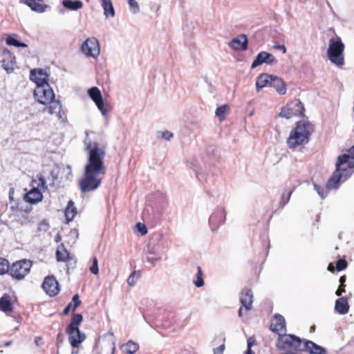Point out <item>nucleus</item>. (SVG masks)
I'll list each match as a JSON object with an SVG mask.
<instances>
[{"label":"nucleus","instance_id":"obj_1","mask_svg":"<svg viewBox=\"0 0 354 354\" xmlns=\"http://www.w3.org/2000/svg\"><path fill=\"white\" fill-rule=\"evenodd\" d=\"M88 136V132H86ZM87 151V161L83 176L79 180L80 189L82 193L93 192L98 189L106 173L104 160L106 156V146H100L95 141L86 137L84 141Z\"/></svg>","mask_w":354,"mask_h":354},{"label":"nucleus","instance_id":"obj_2","mask_svg":"<svg viewBox=\"0 0 354 354\" xmlns=\"http://www.w3.org/2000/svg\"><path fill=\"white\" fill-rule=\"evenodd\" d=\"M347 151V153L338 156L336 169L326 184L328 189L338 188L340 183L345 181L351 175L350 169L354 168V145Z\"/></svg>","mask_w":354,"mask_h":354},{"label":"nucleus","instance_id":"obj_3","mask_svg":"<svg viewBox=\"0 0 354 354\" xmlns=\"http://www.w3.org/2000/svg\"><path fill=\"white\" fill-rule=\"evenodd\" d=\"M313 125L308 121H300L290 131L286 143L290 149H295L298 146L308 142L313 132Z\"/></svg>","mask_w":354,"mask_h":354},{"label":"nucleus","instance_id":"obj_4","mask_svg":"<svg viewBox=\"0 0 354 354\" xmlns=\"http://www.w3.org/2000/svg\"><path fill=\"white\" fill-rule=\"evenodd\" d=\"M303 344L300 337L286 333L279 335L276 341L277 348L286 352L302 351Z\"/></svg>","mask_w":354,"mask_h":354},{"label":"nucleus","instance_id":"obj_5","mask_svg":"<svg viewBox=\"0 0 354 354\" xmlns=\"http://www.w3.org/2000/svg\"><path fill=\"white\" fill-rule=\"evenodd\" d=\"M344 44L339 37L329 41L327 55L331 63L342 66L344 64Z\"/></svg>","mask_w":354,"mask_h":354},{"label":"nucleus","instance_id":"obj_6","mask_svg":"<svg viewBox=\"0 0 354 354\" xmlns=\"http://www.w3.org/2000/svg\"><path fill=\"white\" fill-rule=\"evenodd\" d=\"M304 111V104L299 99H295L281 108L279 116L290 119L294 116H303Z\"/></svg>","mask_w":354,"mask_h":354},{"label":"nucleus","instance_id":"obj_7","mask_svg":"<svg viewBox=\"0 0 354 354\" xmlns=\"http://www.w3.org/2000/svg\"><path fill=\"white\" fill-rule=\"evenodd\" d=\"M31 267V261L22 259L14 263L12 265L10 270V274L12 277L17 280H21L29 273Z\"/></svg>","mask_w":354,"mask_h":354},{"label":"nucleus","instance_id":"obj_8","mask_svg":"<svg viewBox=\"0 0 354 354\" xmlns=\"http://www.w3.org/2000/svg\"><path fill=\"white\" fill-rule=\"evenodd\" d=\"M88 94L91 100L95 102L102 115L108 120V113L109 111V105L104 103L99 88L95 86L92 87L88 89Z\"/></svg>","mask_w":354,"mask_h":354},{"label":"nucleus","instance_id":"obj_9","mask_svg":"<svg viewBox=\"0 0 354 354\" xmlns=\"http://www.w3.org/2000/svg\"><path fill=\"white\" fill-rule=\"evenodd\" d=\"M35 99L42 104H47L55 98V93L49 84L36 87L34 90Z\"/></svg>","mask_w":354,"mask_h":354},{"label":"nucleus","instance_id":"obj_10","mask_svg":"<svg viewBox=\"0 0 354 354\" xmlns=\"http://www.w3.org/2000/svg\"><path fill=\"white\" fill-rule=\"evenodd\" d=\"M82 51L86 57L96 58L100 53L98 40L95 37L88 38L81 46Z\"/></svg>","mask_w":354,"mask_h":354},{"label":"nucleus","instance_id":"obj_11","mask_svg":"<svg viewBox=\"0 0 354 354\" xmlns=\"http://www.w3.org/2000/svg\"><path fill=\"white\" fill-rule=\"evenodd\" d=\"M165 248L163 235L160 233L154 234L149 239L147 247L150 254H162V250Z\"/></svg>","mask_w":354,"mask_h":354},{"label":"nucleus","instance_id":"obj_12","mask_svg":"<svg viewBox=\"0 0 354 354\" xmlns=\"http://www.w3.org/2000/svg\"><path fill=\"white\" fill-rule=\"evenodd\" d=\"M48 76L46 70L42 68H34L30 72V80L37 84V87L49 84Z\"/></svg>","mask_w":354,"mask_h":354},{"label":"nucleus","instance_id":"obj_13","mask_svg":"<svg viewBox=\"0 0 354 354\" xmlns=\"http://www.w3.org/2000/svg\"><path fill=\"white\" fill-rule=\"evenodd\" d=\"M42 288L50 297L56 296L60 290L59 283L53 275L48 276L44 279Z\"/></svg>","mask_w":354,"mask_h":354},{"label":"nucleus","instance_id":"obj_14","mask_svg":"<svg viewBox=\"0 0 354 354\" xmlns=\"http://www.w3.org/2000/svg\"><path fill=\"white\" fill-rule=\"evenodd\" d=\"M66 333L68 335V340L72 347L77 348L83 342L86 338L84 333H81L79 328H66Z\"/></svg>","mask_w":354,"mask_h":354},{"label":"nucleus","instance_id":"obj_15","mask_svg":"<svg viewBox=\"0 0 354 354\" xmlns=\"http://www.w3.org/2000/svg\"><path fill=\"white\" fill-rule=\"evenodd\" d=\"M226 212L223 207H217L209 218V223L213 227L217 228L224 223Z\"/></svg>","mask_w":354,"mask_h":354},{"label":"nucleus","instance_id":"obj_16","mask_svg":"<svg viewBox=\"0 0 354 354\" xmlns=\"http://www.w3.org/2000/svg\"><path fill=\"white\" fill-rule=\"evenodd\" d=\"M275 61L276 59L273 55L266 51H261L257 55V57L253 61L251 65V68H255L263 63L270 64Z\"/></svg>","mask_w":354,"mask_h":354},{"label":"nucleus","instance_id":"obj_17","mask_svg":"<svg viewBox=\"0 0 354 354\" xmlns=\"http://www.w3.org/2000/svg\"><path fill=\"white\" fill-rule=\"evenodd\" d=\"M270 329L279 335L281 332H286V322L284 317L280 314H275L270 325Z\"/></svg>","mask_w":354,"mask_h":354},{"label":"nucleus","instance_id":"obj_18","mask_svg":"<svg viewBox=\"0 0 354 354\" xmlns=\"http://www.w3.org/2000/svg\"><path fill=\"white\" fill-rule=\"evenodd\" d=\"M302 351H306L309 354H326V351L324 348L319 346L315 342L306 340L303 344Z\"/></svg>","mask_w":354,"mask_h":354},{"label":"nucleus","instance_id":"obj_19","mask_svg":"<svg viewBox=\"0 0 354 354\" xmlns=\"http://www.w3.org/2000/svg\"><path fill=\"white\" fill-rule=\"evenodd\" d=\"M20 1L28 6L32 11L42 13L48 7L44 3V0H20Z\"/></svg>","mask_w":354,"mask_h":354},{"label":"nucleus","instance_id":"obj_20","mask_svg":"<svg viewBox=\"0 0 354 354\" xmlns=\"http://www.w3.org/2000/svg\"><path fill=\"white\" fill-rule=\"evenodd\" d=\"M15 64V57L12 55L10 52L4 53L2 60V66L8 73H11L13 72Z\"/></svg>","mask_w":354,"mask_h":354},{"label":"nucleus","instance_id":"obj_21","mask_svg":"<svg viewBox=\"0 0 354 354\" xmlns=\"http://www.w3.org/2000/svg\"><path fill=\"white\" fill-rule=\"evenodd\" d=\"M248 38L245 35H240L232 39L231 46L232 48L239 50H245L248 48Z\"/></svg>","mask_w":354,"mask_h":354},{"label":"nucleus","instance_id":"obj_22","mask_svg":"<svg viewBox=\"0 0 354 354\" xmlns=\"http://www.w3.org/2000/svg\"><path fill=\"white\" fill-rule=\"evenodd\" d=\"M24 198L29 203L35 204L41 201L43 195L41 190L32 187L31 190L26 194Z\"/></svg>","mask_w":354,"mask_h":354},{"label":"nucleus","instance_id":"obj_23","mask_svg":"<svg viewBox=\"0 0 354 354\" xmlns=\"http://www.w3.org/2000/svg\"><path fill=\"white\" fill-rule=\"evenodd\" d=\"M252 299L253 295L251 290L245 289L242 291L240 301L242 306H243L246 310H249L252 308Z\"/></svg>","mask_w":354,"mask_h":354},{"label":"nucleus","instance_id":"obj_24","mask_svg":"<svg viewBox=\"0 0 354 354\" xmlns=\"http://www.w3.org/2000/svg\"><path fill=\"white\" fill-rule=\"evenodd\" d=\"M270 86L274 88L279 95H284L286 93L287 88L285 82L277 76L272 75V81Z\"/></svg>","mask_w":354,"mask_h":354},{"label":"nucleus","instance_id":"obj_25","mask_svg":"<svg viewBox=\"0 0 354 354\" xmlns=\"http://www.w3.org/2000/svg\"><path fill=\"white\" fill-rule=\"evenodd\" d=\"M349 305L346 297L337 299L335 304V310L340 315H345L348 312Z\"/></svg>","mask_w":354,"mask_h":354},{"label":"nucleus","instance_id":"obj_26","mask_svg":"<svg viewBox=\"0 0 354 354\" xmlns=\"http://www.w3.org/2000/svg\"><path fill=\"white\" fill-rule=\"evenodd\" d=\"M272 81V75L263 73L257 77L256 80L257 90L259 91L266 86H270Z\"/></svg>","mask_w":354,"mask_h":354},{"label":"nucleus","instance_id":"obj_27","mask_svg":"<svg viewBox=\"0 0 354 354\" xmlns=\"http://www.w3.org/2000/svg\"><path fill=\"white\" fill-rule=\"evenodd\" d=\"M0 310L8 313L12 310V305L10 300V297L8 295H3L0 298Z\"/></svg>","mask_w":354,"mask_h":354},{"label":"nucleus","instance_id":"obj_28","mask_svg":"<svg viewBox=\"0 0 354 354\" xmlns=\"http://www.w3.org/2000/svg\"><path fill=\"white\" fill-rule=\"evenodd\" d=\"M62 3L65 8L69 10L76 11L83 7V3L80 0H63Z\"/></svg>","mask_w":354,"mask_h":354},{"label":"nucleus","instance_id":"obj_29","mask_svg":"<svg viewBox=\"0 0 354 354\" xmlns=\"http://www.w3.org/2000/svg\"><path fill=\"white\" fill-rule=\"evenodd\" d=\"M101 5L104 10V15L105 17H108L111 16L113 17L115 16V10L111 0H100Z\"/></svg>","mask_w":354,"mask_h":354},{"label":"nucleus","instance_id":"obj_30","mask_svg":"<svg viewBox=\"0 0 354 354\" xmlns=\"http://www.w3.org/2000/svg\"><path fill=\"white\" fill-rule=\"evenodd\" d=\"M138 344L131 340L120 346L121 351L127 354H134L138 350Z\"/></svg>","mask_w":354,"mask_h":354},{"label":"nucleus","instance_id":"obj_31","mask_svg":"<svg viewBox=\"0 0 354 354\" xmlns=\"http://www.w3.org/2000/svg\"><path fill=\"white\" fill-rule=\"evenodd\" d=\"M48 112L50 114H54L59 118H61V110H62V104L59 101L53 100L52 101L48 102Z\"/></svg>","mask_w":354,"mask_h":354},{"label":"nucleus","instance_id":"obj_32","mask_svg":"<svg viewBox=\"0 0 354 354\" xmlns=\"http://www.w3.org/2000/svg\"><path fill=\"white\" fill-rule=\"evenodd\" d=\"M32 184L34 188H37L39 190L45 191L47 189L46 180L41 174L37 175L36 178L32 180Z\"/></svg>","mask_w":354,"mask_h":354},{"label":"nucleus","instance_id":"obj_33","mask_svg":"<svg viewBox=\"0 0 354 354\" xmlns=\"http://www.w3.org/2000/svg\"><path fill=\"white\" fill-rule=\"evenodd\" d=\"M77 214V209L75 207L74 203L70 201L65 209V216L68 222L71 221Z\"/></svg>","mask_w":354,"mask_h":354},{"label":"nucleus","instance_id":"obj_34","mask_svg":"<svg viewBox=\"0 0 354 354\" xmlns=\"http://www.w3.org/2000/svg\"><path fill=\"white\" fill-rule=\"evenodd\" d=\"M68 252L64 245L59 246L56 251V259L58 261H66L68 258Z\"/></svg>","mask_w":354,"mask_h":354},{"label":"nucleus","instance_id":"obj_35","mask_svg":"<svg viewBox=\"0 0 354 354\" xmlns=\"http://www.w3.org/2000/svg\"><path fill=\"white\" fill-rule=\"evenodd\" d=\"M145 255L146 261L151 263L153 266H156V262L161 261L162 257V254H150L148 252V248L145 250Z\"/></svg>","mask_w":354,"mask_h":354},{"label":"nucleus","instance_id":"obj_36","mask_svg":"<svg viewBox=\"0 0 354 354\" xmlns=\"http://www.w3.org/2000/svg\"><path fill=\"white\" fill-rule=\"evenodd\" d=\"M293 189L291 190H287L286 189H284L283 191V193L281 196V201L279 203L281 208H283L286 204L288 203L291 195L292 194Z\"/></svg>","mask_w":354,"mask_h":354},{"label":"nucleus","instance_id":"obj_37","mask_svg":"<svg viewBox=\"0 0 354 354\" xmlns=\"http://www.w3.org/2000/svg\"><path fill=\"white\" fill-rule=\"evenodd\" d=\"M82 315L81 314L78 313H74L73 315V317L71 319V321L66 328H79L78 326L81 324L82 322Z\"/></svg>","mask_w":354,"mask_h":354},{"label":"nucleus","instance_id":"obj_38","mask_svg":"<svg viewBox=\"0 0 354 354\" xmlns=\"http://www.w3.org/2000/svg\"><path fill=\"white\" fill-rule=\"evenodd\" d=\"M193 283L197 288H201L204 286L203 271L200 266L197 267V273L196 274L195 278L193 280Z\"/></svg>","mask_w":354,"mask_h":354},{"label":"nucleus","instance_id":"obj_39","mask_svg":"<svg viewBox=\"0 0 354 354\" xmlns=\"http://www.w3.org/2000/svg\"><path fill=\"white\" fill-rule=\"evenodd\" d=\"M115 349L113 342H106L102 348V354H114Z\"/></svg>","mask_w":354,"mask_h":354},{"label":"nucleus","instance_id":"obj_40","mask_svg":"<svg viewBox=\"0 0 354 354\" xmlns=\"http://www.w3.org/2000/svg\"><path fill=\"white\" fill-rule=\"evenodd\" d=\"M6 42L9 46H13L15 47L26 48L27 44L19 41L15 37L12 36H8L6 39Z\"/></svg>","mask_w":354,"mask_h":354},{"label":"nucleus","instance_id":"obj_41","mask_svg":"<svg viewBox=\"0 0 354 354\" xmlns=\"http://www.w3.org/2000/svg\"><path fill=\"white\" fill-rule=\"evenodd\" d=\"M10 270L8 261L4 258H0V274H4L10 272Z\"/></svg>","mask_w":354,"mask_h":354},{"label":"nucleus","instance_id":"obj_42","mask_svg":"<svg viewBox=\"0 0 354 354\" xmlns=\"http://www.w3.org/2000/svg\"><path fill=\"white\" fill-rule=\"evenodd\" d=\"M229 110V106L227 104L221 106L216 109L215 114L221 120H223L225 118V114Z\"/></svg>","mask_w":354,"mask_h":354},{"label":"nucleus","instance_id":"obj_43","mask_svg":"<svg viewBox=\"0 0 354 354\" xmlns=\"http://www.w3.org/2000/svg\"><path fill=\"white\" fill-rule=\"evenodd\" d=\"M128 4L129 10L132 14L136 15L140 12L139 4L136 0H128Z\"/></svg>","mask_w":354,"mask_h":354},{"label":"nucleus","instance_id":"obj_44","mask_svg":"<svg viewBox=\"0 0 354 354\" xmlns=\"http://www.w3.org/2000/svg\"><path fill=\"white\" fill-rule=\"evenodd\" d=\"M49 229V224L46 220L40 221L38 224L37 231L39 232L44 233Z\"/></svg>","mask_w":354,"mask_h":354},{"label":"nucleus","instance_id":"obj_45","mask_svg":"<svg viewBox=\"0 0 354 354\" xmlns=\"http://www.w3.org/2000/svg\"><path fill=\"white\" fill-rule=\"evenodd\" d=\"M91 272L93 274H97L99 272L98 261L95 257L92 259V265L89 268Z\"/></svg>","mask_w":354,"mask_h":354},{"label":"nucleus","instance_id":"obj_46","mask_svg":"<svg viewBox=\"0 0 354 354\" xmlns=\"http://www.w3.org/2000/svg\"><path fill=\"white\" fill-rule=\"evenodd\" d=\"M138 277L136 271L132 272L127 279V283L131 286H133L136 283Z\"/></svg>","mask_w":354,"mask_h":354},{"label":"nucleus","instance_id":"obj_47","mask_svg":"<svg viewBox=\"0 0 354 354\" xmlns=\"http://www.w3.org/2000/svg\"><path fill=\"white\" fill-rule=\"evenodd\" d=\"M347 267V262L345 259H339L336 263L337 271H342Z\"/></svg>","mask_w":354,"mask_h":354},{"label":"nucleus","instance_id":"obj_48","mask_svg":"<svg viewBox=\"0 0 354 354\" xmlns=\"http://www.w3.org/2000/svg\"><path fill=\"white\" fill-rule=\"evenodd\" d=\"M254 342H255V339L252 337L248 339V341H247L248 348H247L245 354H254V353L252 351V346L254 344Z\"/></svg>","mask_w":354,"mask_h":354},{"label":"nucleus","instance_id":"obj_49","mask_svg":"<svg viewBox=\"0 0 354 354\" xmlns=\"http://www.w3.org/2000/svg\"><path fill=\"white\" fill-rule=\"evenodd\" d=\"M314 189L322 198H324L326 196V192L324 187L315 183Z\"/></svg>","mask_w":354,"mask_h":354},{"label":"nucleus","instance_id":"obj_50","mask_svg":"<svg viewBox=\"0 0 354 354\" xmlns=\"http://www.w3.org/2000/svg\"><path fill=\"white\" fill-rule=\"evenodd\" d=\"M71 302H72V304L73 303V311H75V309L77 308V306H79L81 304V301L80 300V297L77 294L75 295L73 297Z\"/></svg>","mask_w":354,"mask_h":354},{"label":"nucleus","instance_id":"obj_51","mask_svg":"<svg viewBox=\"0 0 354 354\" xmlns=\"http://www.w3.org/2000/svg\"><path fill=\"white\" fill-rule=\"evenodd\" d=\"M136 228L137 230L141 234V235H145L147 233V228L144 224L141 223H138L136 224Z\"/></svg>","mask_w":354,"mask_h":354},{"label":"nucleus","instance_id":"obj_52","mask_svg":"<svg viewBox=\"0 0 354 354\" xmlns=\"http://www.w3.org/2000/svg\"><path fill=\"white\" fill-rule=\"evenodd\" d=\"M173 136L174 134L168 131H164L162 135V138H164L165 140H169L171 138H173Z\"/></svg>","mask_w":354,"mask_h":354},{"label":"nucleus","instance_id":"obj_53","mask_svg":"<svg viewBox=\"0 0 354 354\" xmlns=\"http://www.w3.org/2000/svg\"><path fill=\"white\" fill-rule=\"evenodd\" d=\"M225 350V345L222 344L218 347L214 348V354H222Z\"/></svg>","mask_w":354,"mask_h":354},{"label":"nucleus","instance_id":"obj_54","mask_svg":"<svg viewBox=\"0 0 354 354\" xmlns=\"http://www.w3.org/2000/svg\"><path fill=\"white\" fill-rule=\"evenodd\" d=\"M273 48L277 49V50H280L283 52V53H286L287 51L286 46L284 45H281V44L274 45Z\"/></svg>","mask_w":354,"mask_h":354},{"label":"nucleus","instance_id":"obj_55","mask_svg":"<svg viewBox=\"0 0 354 354\" xmlns=\"http://www.w3.org/2000/svg\"><path fill=\"white\" fill-rule=\"evenodd\" d=\"M196 176L200 182L203 183L206 181V177L203 173L197 172Z\"/></svg>","mask_w":354,"mask_h":354},{"label":"nucleus","instance_id":"obj_56","mask_svg":"<svg viewBox=\"0 0 354 354\" xmlns=\"http://www.w3.org/2000/svg\"><path fill=\"white\" fill-rule=\"evenodd\" d=\"M345 292L344 286H342L339 287V288L336 290L335 294L337 296H341L343 292Z\"/></svg>","mask_w":354,"mask_h":354},{"label":"nucleus","instance_id":"obj_57","mask_svg":"<svg viewBox=\"0 0 354 354\" xmlns=\"http://www.w3.org/2000/svg\"><path fill=\"white\" fill-rule=\"evenodd\" d=\"M57 341L58 343H62L63 342V335L59 333L57 335Z\"/></svg>","mask_w":354,"mask_h":354},{"label":"nucleus","instance_id":"obj_58","mask_svg":"<svg viewBox=\"0 0 354 354\" xmlns=\"http://www.w3.org/2000/svg\"><path fill=\"white\" fill-rule=\"evenodd\" d=\"M70 310H71V309H70V306H66L64 308V310H63V314H64V315H68V313H69V311H70Z\"/></svg>","mask_w":354,"mask_h":354},{"label":"nucleus","instance_id":"obj_59","mask_svg":"<svg viewBox=\"0 0 354 354\" xmlns=\"http://www.w3.org/2000/svg\"><path fill=\"white\" fill-rule=\"evenodd\" d=\"M345 281H346V277L342 276L339 278V283L342 284V286H344V283H345Z\"/></svg>","mask_w":354,"mask_h":354},{"label":"nucleus","instance_id":"obj_60","mask_svg":"<svg viewBox=\"0 0 354 354\" xmlns=\"http://www.w3.org/2000/svg\"><path fill=\"white\" fill-rule=\"evenodd\" d=\"M28 222H30V220L28 219V218L27 216H24V220L21 221L20 223H21V224L24 225Z\"/></svg>","mask_w":354,"mask_h":354},{"label":"nucleus","instance_id":"obj_61","mask_svg":"<svg viewBox=\"0 0 354 354\" xmlns=\"http://www.w3.org/2000/svg\"><path fill=\"white\" fill-rule=\"evenodd\" d=\"M41 341V337H37L35 338V342L37 346H39V342Z\"/></svg>","mask_w":354,"mask_h":354},{"label":"nucleus","instance_id":"obj_62","mask_svg":"<svg viewBox=\"0 0 354 354\" xmlns=\"http://www.w3.org/2000/svg\"><path fill=\"white\" fill-rule=\"evenodd\" d=\"M149 324L151 326V327H152L153 328H157L160 327L159 324H158L157 323L153 324V323L149 322Z\"/></svg>","mask_w":354,"mask_h":354},{"label":"nucleus","instance_id":"obj_63","mask_svg":"<svg viewBox=\"0 0 354 354\" xmlns=\"http://www.w3.org/2000/svg\"><path fill=\"white\" fill-rule=\"evenodd\" d=\"M11 344H12V342L8 341V342H6L4 343V346L8 347V346H10Z\"/></svg>","mask_w":354,"mask_h":354},{"label":"nucleus","instance_id":"obj_64","mask_svg":"<svg viewBox=\"0 0 354 354\" xmlns=\"http://www.w3.org/2000/svg\"><path fill=\"white\" fill-rule=\"evenodd\" d=\"M239 317H241L242 316V307H241L239 310Z\"/></svg>","mask_w":354,"mask_h":354}]
</instances>
